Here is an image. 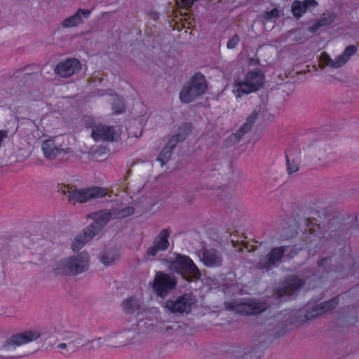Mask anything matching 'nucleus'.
Masks as SVG:
<instances>
[{
  "label": "nucleus",
  "instance_id": "f257e3e1",
  "mask_svg": "<svg viewBox=\"0 0 359 359\" xmlns=\"http://www.w3.org/2000/svg\"><path fill=\"white\" fill-rule=\"evenodd\" d=\"M327 210L321 208L318 203H309L302 206L293 213V218L287 227L289 232L285 236L287 238L295 237L299 234H306V243L304 248L309 251V255H314L318 252L326 250V246L337 241L345 228L340 230H333L326 236V231L321 226L320 222L316 218L326 217ZM300 248L299 250H302Z\"/></svg>",
  "mask_w": 359,
  "mask_h": 359
},
{
  "label": "nucleus",
  "instance_id": "f03ea898",
  "mask_svg": "<svg viewBox=\"0 0 359 359\" xmlns=\"http://www.w3.org/2000/svg\"><path fill=\"white\" fill-rule=\"evenodd\" d=\"M92 218L94 219L95 224H91L86 226L72 241V249L74 252L80 250L87 242L90 241L99 233L100 229L104 226L107 222L110 220L115 219V218H114L112 208L95 212L92 215Z\"/></svg>",
  "mask_w": 359,
  "mask_h": 359
},
{
  "label": "nucleus",
  "instance_id": "7ed1b4c3",
  "mask_svg": "<svg viewBox=\"0 0 359 359\" xmlns=\"http://www.w3.org/2000/svg\"><path fill=\"white\" fill-rule=\"evenodd\" d=\"M57 191L67 196L68 201L72 204L83 203L92 199L102 198L109 194L107 187L93 186L86 189H77L65 184H58Z\"/></svg>",
  "mask_w": 359,
  "mask_h": 359
},
{
  "label": "nucleus",
  "instance_id": "20e7f679",
  "mask_svg": "<svg viewBox=\"0 0 359 359\" xmlns=\"http://www.w3.org/2000/svg\"><path fill=\"white\" fill-rule=\"evenodd\" d=\"M90 258L87 252L83 251L76 255L70 256L58 262L54 273L58 275L76 276L86 271L89 267Z\"/></svg>",
  "mask_w": 359,
  "mask_h": 359
},
{
  "label": "nucleus",
  "instance_id": "39448f33",
  "mask_svg": "<svg viewBox=\"0 0 359 359\" xmlns=\"http://www.w3.org/2000/svg\"><path fill=\"white\" fill-rule=\"evenodd\" d=\"M226 310L235 311L241 316H258L266 311L269 305L265 301L256 299L245 298L240 301H231L225 304Z\"/></svg>",
  "mask_w": 359,
  "mask_h": 359
},
{
  "label": "nucleus",
  "instance_id": "423d86ee",
  "mask_svg": "<svg viewBox=\"0 0 359 359\" xmlns=\"http://www.w3.org/2000/svg\"><path fill=\"white\" fill-rule=\"evenodd\" d=\"M264 72L259 69H253L247 72L243 81L236 82L233 92L236 97L255 93L264 86Z\"/></svg>",
  "mask_w": 359,
  "mask_h": 359
},
{
  "label": "nucleus",
  "instance_id": "0eeeda50",
  "mask_svg": "<svg viewBox=\"0 0 359 359\" xmlns=\"http://www.w3.org/2000/svg\"><path fill=\"white\" fill-rule=\"evenodd\" d=\"M207 89L208 83L205 76L201 72H196L182 88L179 97L182 102L189 104L203 95Z\"/></svg>",
  "mask_w": 359,
  "mask_h": 359
},
{
  "label": "nucleus",
  "instance_id": "6e6552de",
  "mask_svg": "<svg viewBox=\"0 0 359 359\" xmlns=\"http://www.w3.org/2000/svg\"><path fill=\"white\" fill-rule=\"evenodd\" d=\"M191 131L192 126L190 123H185L179 127L178 132L172 135L157 158V161L161 163V166H163L169 161L177 144L180 142H183L191 134Z\"/></svg>",
  "mask_w": 359,
  "mask_h": 359
},
{
  "label": "nucleus",
  "instance_id": "1a4fd4ad",
  "mask_svg": "<svg viewBox=\"0 0 359 359\" xmlns=\"http://www.w3.org/2000/svg\"><path fill=\"white\" fill-rule=\"evenodd\" d=\"M172 264L176 271L187 281L198 279L201 277L198 268L189 256L178 255Z\"/></svg>",
  "mask_w": 359,
  "mask_h": 359
},
{
  "label": "nucleus",
  "instance_id": "9d476101",
  "mask_svg": "<svg viewBox=\"0 0 359 359\" xmlns=\"http://www.w3.org/2000/svg\"><path fill=\"white\" fill-rule=\"evenodd\" d=\"M304 280L294 275L290 277L287 283L274 291L278 300L282 302L292 301L295 298L296 293L304 287Z\"/></svg>",
  "mask_w": 359,
  "mask_h": 359
},
{
  "label": "nucleus",
  "instance_id": "9b49d317",
  "mask_svg": "<svg viewBox=\"0 0 359 359\" xmlns=\"http://www.w3.org/2000/svg\"><path fill=\"white\" fill-rule=\"evenodd\" d=\"M177 280L174 276L162 271H157L154 278L152 287L156 294L160 297H165L169 292L175 289Z\"/></svg>",
  "mask_w": 359,
  "mask_h": 359
},
{
  "label": "nucleus",
  "instance_id": "f8f14e48",
  "mask_svg": "<svg viewBox=\"0 0 359 359\" xmlns=\"http://www.w3.org/2000/svg\"><path fill=\"white\" fill-rule=\"evenodd\" d=\"M41 333L36 330H27L21 333L13 334L10 338L7 339L2 346L1 350H10L15 348L33 341L36 340L40 337Z\"/></svg>",
  "mask_w": 359,
  "mask_h": 359
},
{
  "label": "nucleus",
  "instance_id": "ddd939ff",
  "mask_svg": "<svg viewBox=\"0 0 359 359\" xmlns=\"http://www.w3.org/2000/svg\"><path fill=\"white\" fill-rule=\"evenodd\" d=\"M297 253L298 250L295 245L273 248L267 255L266 266L269 267L279 264L284 255L289 259H292Z\"/></svg>",
  "mask_w": 359,
  "mask_h": 359
},
{
  "label": "nucleus",
  "instance_id": "4468645a",
  "mask_svg": "<svg viewBox=\"0 0 359 359\" xmlns=\"http://www.w3.org/2000/svg\"><path fill=\"white\" fill-rule=\"evenodd\" d=\"M358 48L354 45L347 46L343 53L339 55L335 60H332L328 54L323 53L321 60L326 65L333 68H339L344 65L357 53Z\"/></svg>",
  "mask_w": 359,
  "mask_h": 359
},
{
  "label": "nucleus",
  "instance_id": "2eb2a0df",
  "mask_svg": "<svg viewBox=\"0 0 359 359\" xmlns=\"http://www.w3.org/2000/svg\"><path fill=\"white\" fill-rule=\"evenodd\" d=\"M194 302L189 294H184L178 297L174 301H168L165 307L172 313H189L191 309Z\"/></svg>",
  "mask_w": 359,
  "mask_h": 359
},
{
  "label": "nucleus",
  "instance_id": "dca6fc26",
  "mask_svg": "<svg viewBox=\"0 0 359 359\" xmlns=\"http://www.w3.org/2000/svg\"><path fill=\"white\" fill-rule=\"evenodd\" d=\"M170 234L168 229H163L154 238L153 245L148 248L146 255L149 257H155L158 252L166 250L169 247Z\"/></svg>",
  "mask_w": 359,
  "mask_h": 359
},
{
  "label": "nucleus",
  "instance_id": "f3484780",
  "mask_svg": "<svg viewBox=\"0 0 359 359\" xmlns=\"http://www.w3.org/2000/svg\"><path fill=\"white\" fill-rule=\"evenodd\" d=\"M338 305V297H333L327 301H325L319 304L314 306L306 311L304 316L305 320H311L319 316L325 314L333 310Z\"/></svg>",
  "mask_w": 359,
  "mask_h": 359
},
{
  "label": "nucleus",
  "instance_id": "a211bd4d",
  "mask_svg": "<svg viewBox=\"0 0 359 359\" xmlns=\"http://www.w3.org/2000/svg\"><path fill=\"white\" fill-rule=\"evenodd\" d=\"M258 117V113L254 111L250 116L248 117L246 122L244 123L240 128L238 130L236 133H233L229 136V137L224 141V144L226 147L231 146L236 143H238L241 140L242 137L245 135L246 133L250 131L255 123Z\"/></svg>",
  "mask_w": 359,
  "mask_h": 359
},
{
  "label": "nucleus",
  "instance_id": "6ab92c4d",
  "mask_svg": "<svg viewBox=\"0 0 359 359\" xmlns=\"http://www.w3.org/2000/svg\"><path fill=\"white\" fill-rule=\"evenodd\" d=\"M81 69V63L76 58H69L58 63L55 69L56 74L62 78H67Z\"/></svg>",
  "mask_w": 359,
  "mask_h": 359
},
{
  "label": "nucleus",
  "instance_id": "aec40b11",
  "mask_svg": "<svg viewBox=\"0 0 359 359\" xmlns=\"http://www.w3.org/2000/svg\"><path fill=\"white\" fill-rule=\"evenodd\" d=\"M91 137L97 142H112L115 139L116 131L113 127L106 125H97L92 128Z\"/></svg>",
  "mask_w": 359,
  "mask_h": 359
},
{
  "label": "nucleus",
  "instance_id": "412c9836",
  "mask_svg": "<svg viewBox=\"0 0 359 359\" xmlns=\"http://www.w3.org/2000/svg\"><path fill=\"white\" fill-rule=\"evenodd\" d=\"M202 262L208 267L220 266L222 258L215 249H205L202 252Z\"/></svg>",
  "mask_w": 359,
  "mask_h": 359
},
{
  "label": "nucleus",
  "instance_id": "4be33fe9",
  "mask_svg": "<svg viewBox=\"0 0 359 359\" xmlns=\"http://www.w3.org/2000/svg\"><path fill=\"white\" fill-rule=\"evenodd\" d=\"M318 2L316 0H294L291 6L292 13L296 18H300L308 8L316 6Z\"/></svg>",
  "mask_w": 359,
  "mask_h": 359
},
{
  "label": "nucleus",
  "instance_id": "5701e85b",
  "mask_svg": "<svg viewBox=\"0 0 359 359\" xmlns=\"http://www.w3.org/2000/svg\"><path fill=\"white\" fill-rule=\"evenodd\" d=\"M91 14V11L79 8L76 13L72 16L65 18L62 22V25L65 28H70L77 26L83 22L82 16L85 18H89Z\"/></svg>",
  "mask_w": 359,
  "mask_h": 359
},
{
  "label": "nucleus",
  "instance_id": "b1692460",
  "mask_svg": "<svg viewBox=\"0 0 359 359\" xmlns=\"http://www.w3.org/2000/svg\"><path fill=\"white\" fill-rule=\"evenodd\" d=\"M285 158L288 173L290 175L298 171L301 163L300 154H292L290 153L289 150H287Z\"/></svg>",
  "mask_w": 359,
  "mask_h": 359
},
{
  "label": "nucleus",
  "instance_id": "393cba45",
  "mask_svg": "<svg viewBox=\"0 0 359 359\" xmlns=\"http://www.w3.org/2000/svg\"><path fill=\"white\" fill-rule=\"evenodd\" d=\"M42 151L46 158L53 159L62 151H64V149L56 147L54 141L50 139L43 142Z\"/></svg>",
  "mask_w": 359,
  "mask_h": 359
},
{
  "label": "nucleus",
  "instance_id": "a878e982",
  "mask_svg": "<svg viewBox=\"0 0 359 359\" xmlns=\"http://www.w3.org/2000/svg\"><path fill=\"white\" fill-rule=\"evenodd\" d=\"M123 306L125 312L134 313L139 311L140 302L137 299L130 297L123 302Z\"/></svg>",
  "mask_w": 359,
  "mask_h": 359
},
{
  "label": "nucleus",
  "instance_id": "bb28decb",
  "mask_svg": "<svg viewBox=\"0 0 359 359\" xmlns=\"http://www.w3.org/2000/svg\"><path fill=\"white\" fill-rule=\"evenodd\" d=\"M114 218L124 219L134 214L135 208L133 206H128L122 209L112 208Z\"/></svg>",
  "mask_w": 359,
  "mask_h": 359
},
{
  "label": "nucleus",
  "instance_id": "cd10ccee",
  "mask_svg": "<svg viewBox=\"0 0 359 359\" xmlns=\"http://www.w3.org/2000/svg\"><path fill=\"white\" fill-rule=\"evenodd\" d=\"M119 254L116 250H111L104 252L100 256V260L104 265H109L118 259Z\"/></svg>",
  "mask_w": 359,
  "mask_h": 359
},
{
  "label": "nucleus",
  "instance_id": "c85d7f7f",
  "mask_svg": "<svg viewBox=\"0 0 359 359\" xmlns=\"http://www.w3.org/2000/svg\"><path fill=\"white\" fill-rule=\"evenodd\" d=\"M111 104L114 114H119L125 111V102L123 97L116 96Z\"/></svg>",
  "mask_w": 359,
  "mask_h": 359
},
{
  "label": "nucleus",
  "instance_id": "c756f323",
  "mask_svg": "<svg viewBox=\"0 0 359 359\" xmlns=\"http://www.w3.org/2000/svg\"><path fill=\"white\" fill-rule=\"evenodd\" d=\"M335 19V14L333 13H330L328 14H323L318 20V21L320 26L326 27L333 23Z\"/></svg>",
  "mask_w": 359,
  "mask_h": 359
},
{
  "label": "nucleus",
  "instance_id": "7c9ffc66",
  "mask_svg": "<svg viewBox=\"0 0 359 359\" xmlns=\"http://www.w3.org/2000/svg\"><path fill=\"white\" fill-rule=\"evenodd\" d=\"M263 353L257 348H253L248 352H245L242 355L243 359H259L262 356Z\"/></svg>",
  "mask_w": 359,
  "mask_h": 359
},
{
  "label": "nucleus",
  "instance_id": "2f4dec72",
  "mask_svg": "<svg viewBox=\"0 0 359 359\" xmlns=\"http://www.w3.org/2000/svg\"><path fill=\"white\" fill-rule=\"evenodd\" d=\"M240 41L239 36L237 34H234L231 36L226 44V47L228 49H233L238 44Z\"/></svg>",
  "mask_w": 359,
  "mask_h": 359
},
{
  "label": "nucleus",
  "instance_id": "473e14b6",
  "mask_svg": "<svg viewBox=\"0 0 359 359\" xmlns=\"http://www.w3.org/2000/svg\"><path fill=\"white\" fill-rule=\"evenodd\" d=\"M331 262V258L330 257H323L320 259L317 262V265L319 268H324L325 266L329 264Z\"/></svg>",
  "mask_w": 359,
  "mask_h": 359
},
{
  "label": "nucleus",
  "instance_id": "72a5a7b5",
  "mask_svg": "<svg viewBox=\"0 0 359 359\" xmlns=\"http://www.w3.org/2000/svg\"><path fill=\"white\" fill-rule=\"evenodd\" d=\"M278 15V11L276 8H273L270 11L266 13V18L269 20L276 18Z\"/></svg>",
  "mask_w": 359,
  "mask_h": 359
},
{
  "label": "nucleus",
  "instance_id": "f704fd0d",
  "mask_svg": "<svg viewBox=\"0 0 359 359\" xmlns=\"http://www.w3.org/2000/svg\"><path fill=\"white\" fill-rule=\"evenodd\" d=\"M341 269H342V266H333L330 270H327L325 272L327 274H328V273H330L332 271L339 272Z\"/></svg>",
  "mask_w": 359,
  "mask_h": 359
},
{
  "label": "nucleus",
  "instance_id": "c9c22d12",
  "mask_svg": "<svg viewBox=\"0 0 359 359\" xmlns=\"http://www.w3.org/2000/svg\"><path fill=\"white\" fill-rule=\"evenodd\" d=\"M320 27H323V26H320L319 21L318 20L311 27L312 32H316L318 31Z\"/></svg>",
  "mask_w": 359,
  "mask_h": 359
},
{
  "label": "nucleus",
  "instance_id": "e433bc0d",
  "mask_svg": "<svg viewBox=\"0 0 359 359\" xmlns=\"http://www.w3.org/2000/svg\"><path fill=\"white\" fill-rule=\"evenodd\" d=\"M222 187V184L219 182L217 184H208V189H220L221 187Z\"/></svg>",
  "mask_w": 359,
  "mask_h": 359
},
{
  "label": "nucleus",
  "instance_id": "4c0bfd02",
  "mask_svg": "<svg viewBox=\"0 0 359 359\" xmlns=\"http://www.w3.org/2000/svg\"><path fill=\"white\" fill-rule=\"evenodd\" d=\"M4 358L8 359H18L20 358V355H12V356H3Z\"/></svg>",
  "mask_w": 359,
  "mask_h": 359
},
{
  "label": "nucleus",
  "instance_id": "58836bf2",
  "mask_svg": "<svg viewBox=\"0 0 359 359\" xmlns=\"http://www.w3.org/2000/svg\"><path fill=\"white\" fill-rule=\"evenodd\" d=\"M57 347L61 349H64L67 347V344L65 343H61V344H58Z\"/></svg>",
  "mask_w": 359,
  "mask_h": 359
},
{
  "label": "nucleus",
  "instance_id": "ea45409f",
  "mask_svg": "<svg viewBox=\"0 0 359 359\" xmlns=\"http://www.w3.org/2000/svg\"><path fill=\"white\" fill-rule=\"evenodd\" d=\"M35 237H36V236H35V235H31V236H30V240H31L32 241H35Z\"/></svg>",
  "mask_w": 359,
  "mask_h": 359
},
{
  "label": "nucleus",
  "instance_id": "a19ab883",
  "mask_svg": "<svg viewBox=\"0 0 359 359\" xmlns=\"http://www.w3.org/2000/svg\"><path fill=\"white\" fill-rule=\"evenodd\" d=\"M222 176L221 175V174H219L218 176L217 177V180H219V179H222Z\"/></svg>",
  "mask_w": 359,
  "mask_h": 359
},
{
  "label": "nucleus",
  "instance_id": "79ce46f5",
  "mask_svg": "<svg viewBox=\"0 0 359 359\" xmlns=\"http://www.w3.org/2000/svg\"><path fill=\"white\" fill-rule=\"evenodd\" d=\"M358 219H359V214L357 215V217H355V220L358 223V225H359V222H358Z\"/></svg>",
  "mask_w": 359,
  "mask_h": 359
},
{
  "label": "nucleus",
  "instance_id": "37998d69",
  "mask_svg": "<svg viewBox=\"0 0 359 359\" xmlns=\"http://www.w3.org/2000/svg\"><path fill=\"white\" fill-rule=\"evenodd\" d=\"M215 174H212V175H211V177H215Z\"/></svg>",
  "mask_w": 359,
  "mask_h": 359
},
{
  "label": "nucleus",
  "instance_id": "c03bdc74",
  "mask_svg": "<svg viewBox=\"0 0 359 359\" xmlns=\"http://www.w3.org/2000/svg\"><path fill=\"white\" fill-rule=\"evenodd\" d=\"M359 287V284L356 286V288Z\"/></svg>",
  "mask_w": 359,
  "mask_h": 359
}]
</instances>
